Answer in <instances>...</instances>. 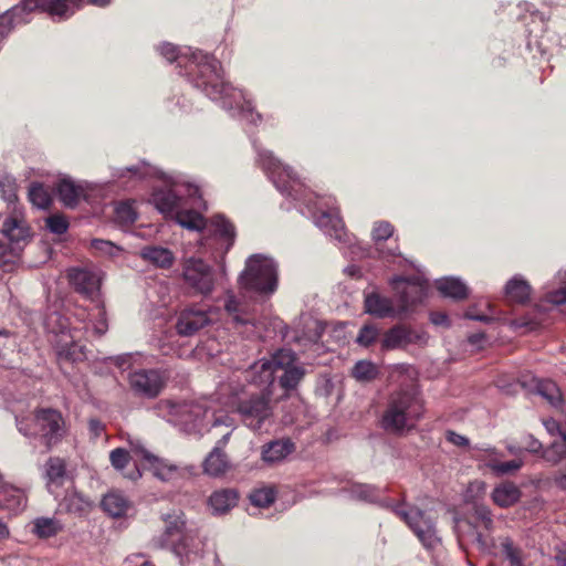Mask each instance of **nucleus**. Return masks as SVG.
<instances>
[{
    "label": "nucleus",
    "instance_id": "nucleus-31",
    "mask_svg": "<svg viewBox=\"0 0 566 566\" xmlns=\"http://www.w3.org/2000/svg\"><path fill=\"white\" fill-rule=\"evenodd\" d=\"M294 451V443L290 439L273 440L262 447V460L269 464L285 459Z\"/></svg>",
    "mask_w": 566,
    "mask_h": 566
},
{
    "label": "nucleus",
    "instance_id": "nucleus-59",
    "mask_svg": "<svg viewBox=\"0 0 566 566\" xmlns=\"http://www.w3.org/2000/svg\"><path fill=\"white\" fill-rule=\"evenodd\" d=\"M447 440L457 447L469 446V439L462 434L454 432V431L447 432Z\"/></svg>",
    "mask_w": 566,
    "mask_h": 566
},
{
    "label": "nucleus",
    "instance_id": "nucleus-13",
    "mask_svg": "<svg viewBox=\"0 0 566 566\" xmlns=\"http://www.w3.org/2000/svg\"><path fill=\"white\" fill-rule=\"evenodd\" d=\"M388 283L394 291L395 300L399 303L400 313L403 316L412 312L427 296L428 281L421 275H395L389 279Z\"/></svg>",
    "mask_w": 566,
    "mask_h": 566
},
{
    "label": "nucleus",
    "instance_id": "nucleus-53",
    "mask_svg": "<svg viewBox=\"0 0 566 566\" xmlns=\"http://www.w3.org/2000/svg\"><path fill=\"white\" fill-rule=\"evenodd\" d=\"M115 218L119 223L129 224L136 221L137 213L132 203L124 201L116 206Z\"/></svg>",
    "mask_w": 566,
    "mask_h": 566
},
{
    "label": "nucleus",
    "instance_id": "nucleus-42",
    "mask_svg": "<svg viewBox=\"0 0 566 566\" xmlns=\"http://www.w3.org/2000/svg\"><path fill=\"white\" fill-rule=\"evenodd\" d=\"M535 391L544 399H546L552 406H557L562 401V392L553 380H536Z\"/></svg>",
    "mask_w": 566,
    "mask_h": 566
},
{
    "label": "nucleus",
    "instance_id": "nucleus-35",
    "mask_svg": "<svg viewBox=\"0 0 566 566\" xmlns=\"http://www.w3.org/2000/svg\"><path fill=\"white\" fill-rule=\"evenodd\" d=\"M101 505L103 510L112 517L125 516L130 509V503L126 496L118 491H111L104 495Z\"/></svg>",
    "mask_w": 566,
    "mask_h": 566
},
{
    "label": "nucleus",
    "instance_id": "nucleus-8",
    "mask_svg": "<svg viewBox=\"0 0 566 566\" xmlns=\"http://www.w3.org/2000/svg\"><path fill=\"white\" fill-rule=\"evenodd\" d=\"M1 233L9 240L7 245L0 240V269L11 272L20 258L22 247L31 237L30 227L20 209L15 207L3 216Z\"/></svg>",
    "mask_w": 566,
    "mask_h": 566
},
{
    "label": "nucleus",
    "instance_id": "nucleus-37",
    "mask_svg": "<svg viewBox=\"0 0 566 566\" xmlns=\"http://www.w3.org/2000/svg\"><path fill=\"white\" fill-rule=\"evenodd\" d=\"M505 295L511 302L523 304L531 297L532 287L522 275H514L505 285Z\"/></svg>",
    "mask_w": 566,
    "mask_h": 566
},
{
    "label": "nucleus",
    "instance_id": "nucleus-40",
    "mask_svg": "<svg viewBox=\"0 0 566 566\" xmlns=\"http://www.w3.org/2000/svg\"><path fill=\"white\" fill-rule=\"evenodd\" d=\"M489 453V459L486 462V467L497 475H505L512 472L520 470L523 465V461L520 459H514L505 462H501L496 459V450L494 448H490L486 450Z\"/></svg>",
    "mask_w": 566,
    "mask_h": 566
},
{
    "label": "nucleus",
    "instance_id": "nucleus-7",
    "mask_svg": "<svg viewBox=\"0 0 566 566\" xmlns=\"http://www.w3.org/2000/svg\"><path fill=\"white\" fill-rule=\"evenodd\" d=\"M159 410L167 421L180 428L186 433H200L209 423L212 428L234 424V419L227 413L216 415L198 403L160 402Z\"/></svg>",
    "mask_w": 566,
    "mask_h": 566
},
{
    "label": "nucleus",
    "instance_id": "nucleus-21",
    "mask_svg": "<svg viewBox=\"0 0 566 566\" xmlns=\"http://www.w3.org/2000/svg\"><path fill=\"white\" fill-rule=\"evenodd\" d=\"M67 277L76 292L91 300L97 296L101 277L96 272L88 269L73 268L69 270Z\"/></svg>",
    "mask_w": 566,
    "mask_h": 566
},
{
    "label": "nucleus",
    "instance_id": "nucleus-58",
    "mask_svg": "<svg viewBox=\"0 0 566 566\" xmlns=\"http://www.w3.org/2000/svg\"><path fill=\"white\" fill-rule=\"evenodd\" d=\"M552 481L560 492L566 493V464L554 473Z\"/></svg>",
    "mask_w": 566,
    "mask_h": 566
},
{
    "label": "nucleus",
    "instance_id": "nucleus-56",
    "mask_svg": "<svg viewBox=\"0 0 566 566\" xmlns=\"http://www.w3.org/2000/svg\"><path fill=\"white\" fill-rule=\"evenodd\" d=\"M46 227L54 234H63L69 229V222L63 216L53 214L46 219Z\"/></svg>",
    "mask_w": 566,
    "mask_h": 566
},
{
    "label": "nucleus",
    "instance_id": "nucleus-47",
    "mask_svg": "<svg viewBox=\"0 0 566 566\" xmlns=\"http://www.w3.org/2000/svg\"><path fill=\"white\" fill-rule=\"evenodd\" d=\"M31 203L40 209H46L51 205V195L42 184L33 182L29 188Z\"/></svg>",
    "mask_w": 566,
    "mask_h": 566
},
{
    "label": "nucleus",
    "instance_id": "nucleus-57",
    "mask_svg": "<svg viewBox=\"0 0 566 566\" xmlns=\"http://www.w3.org/2000/svg\"><path fill=\"white\" fill-rule=\"evenodd\" d=\"M38 7H41L40 0H22L11 9L10 13L17 17L19 12H31Z\"/></svg>",
    "mask_w": 566,
    "mask_h": 566
},
{
    "label": "nucleus",
    "instance_id": "nucleus-64",
    "mask_svg": "<svg viewBox=\"0 0 566 566\" xmlns=\"http://www.w3.org/2000/svg\"><path fill=\"white\" fill-rule=\"evenodd\" d=\"M525 449L528 452L536 453L542 449V443L537 439H534L532 436H530Z\"/></svg>",
    "mask_w": 566,
    "mask_h": 566
},
{
    "label": "nucleus",
    "instance_id": "nucleus-25",
    "mask_svg": "<svg viewBox=\"0 0 566 566\" xmlns=\"http://www.w3.org/2000/svg\"><path fill=\"white\" fill-rule=\"evenodd\" d=\"M44 479L46 488L51 494H55L56 489L64 485L69 479L66 461L60 457H50L44 463Z\"/></svg>",
    "mask_w": 566,
    "mask_h": 566
},
{
    "label": "nucleus",
    "instance_id": "nucleus-45",
    "mask_svg": "<svg viewBox=\"0 0 566 566\" xmlns=\"http://www.w3.org/2000/svg\"><path fill=\"white\" fill-rule=\"evenodd\" d=\"M472 511L474 521L484 530L492 532L494 528V520L491 509L485 504L475 502L473 503Z\"/></svg>",
    "mask_w": 566,
    "mask_h": 566
},
{
    "label": "nucleus",
    "instance_id": "nucleus-27",
    "mask_svg": "<svg viewBox=\"0 0 566 566\" xmlns=\"http://www.w3.org/2000/svg\"><path fill=\"white\" fill-rule=\"evenodd\" d=\"M344 491L354 500L378 504L381 507H384V502H391L390 500L381 499V495L387 492V488H379L373 484L354 483L344 489ZM385 509L387 507L385 506Z\"/></svg>",
    "mask_w": 566,
    "mask_h": 566
},
{
    "label": "nucleus",
    "instance_id": "nucleus-30",
    "mask_svg": "<svg viewBox=\"0 0 566 566\" xmlns=\"http://www.w3.org/2000/svg\"><path fill=\"white\" fill-rule=\"evenodd\" d=\"M165 521V532L161 546H168L175 537H180L182 534L188 533L186 528L185 514L181 511H174L163 515Z\"/></svg>",
    "mask_w": 566,
    "mask_h": 566
},
{
    "label": "nucleus",
    "instance_id": "nucleus-60",
    "mask_svg": "<svg viewBox=\"0 0 566 566\" xmlns=\"http://www.w3.org/2000/svg\"><path fill=\"white\" fill-rule=\"evenodd\" d=\"M88 430H90L91 434L93 436V438H98L104 432L105 426L98 419L92 418L88 421Z\"/></svg>",
    "mask_w": 566,
    "mask_h": 566
},
{
    "label": "nucleus",
    "instance_id": "nucleus-41",
    "mask_svg": "<svg viewBox=\"0 0 566 566\" xmlns=\"http://www.w3.org/2000/svg\"><path fill=\"white\" fill-rule=\"evenodd\" d=\"M32 524V532L40 538L55 536L62 530V524L53 517H38Z\"/></svg>",
    "mask_w": 566,
    "mask_h": 566
},
{
    "label": "nucleus",
    "instance_id": "nucleus-26",
    "mask_svg": "<svg viewBox=\"0 0 566 566\" xmlns=\"http://www.w3.org/2000/svg\"><path fill=\"white\" fill-rule=\"evenodd\" d=\"M224 311L237 327L254 324V316L249 312L247 304L231 291L226 293Z\"/></svg>",
    "mask_w": 566,
    "mask_h": 566
},
{
    "label": "nucleus",
    "instance_id": "nucleus-1",
    "mask_svg": "<svg viewBox=\"0 0 566 566\" xmlns=\"http://www.w3.org/2000/svg\"><path fill=\"white\" fill-rule=\"evenodd\" d=\"M158 51L169 63L177 62L179 67H185L193 86L211 101L219 103L232 116L253 125L261 122V115L254 112L245 95L224 82L223 71L217 59L190 48L180 50L168 42L160 44Z\"/></svg>",
    "mask_w": 566,
    "mask_h": 566
},
{
    "label": "nucleus",
    "instance_id": "nucleus-39",
    "mask_svg": "<svg viewBox=\"0 0 566 566\" xmlns=\"http://www.w3.org/2000/svg\"><path fill=\"white\" fill-rule=\"evenodd\" d=\"M205 472L211 476H220L229 469V461L220 447H214L203 463Z\"/></svg>",
    "mask_w": 566,
    "mask_h": 566
},
{
    "label": "nucleus",
    "instance_id": "nucleus-10",
    "mask_svg": "<svg viewBox=\"0 0 566 566\" xmlns=\"http://www.w3.org/2000/svg\"><path fill=\"white\" fill-rule=\"evenodd\" d=\"M17 428L25 437L40 436L48 447L60 442L64 437L65 421L60 411L40 409L32 419L15 418Z\"/></svg>",
    "mask_w": 566,
    "mask_h": 566
},
{
    "label": "nucleus",
    "instance_id": "nucleus-49",
    "mask_svg": "<svg viewBox=\"0 0 566 566\" xmlns=\"http://www.w3.org/2000/svg\"><path fill=\"white\" fill-rule=\"evenodd\" d=\"M352 374L358 381H370L377 377L378 368L369 360H359L355 364Z\"/></svg>",
    "mask_w": 566,
    "mask_h": 566
},
{
    "label": "nucleus",
    "instance_id": "nucleus-24",
    "mask_svg": "<svg viewBox=\"0 0 566 566\" xmlns=\"http://www.w3.org/2000/svg\"><path fill=\"white\" fill-rule=\"evenodd\" d=\"M426 335L403 326H395L390 328L381 339L384 349H396L405 347L409 344L422 343Z\"/></svg>",
    "mask_w": 566,
    "mask_h": 566
},
{
    "label": "nucleus",
    "instance_id": "nucleus-50",
    "mask_svg": "<svg viewBox=\"0 0 566 566\" xmlns=\"http://www.w3.org/2000/svg\"><path fill=\"white\" fill-rule=\"evenodd\" d=\"M249 499L256 507H268L275 500V491L271 486L255 489L250 493Z\"/></svg>",
    "mask_w": 566,
    "mask_h": 566
},
{
    "label": "nucleus",
    "instance_id": "nucleus-61",
    "mask_svg": "<svg viewBox=\"0 0 566 566\" xmlns=\"http://www.w3.org/2000/svg\"><path fill=\"white\" fill-rule=\"evenodd\" d=\"M12 14H6V15H2L0 17V38H3L6 36L12 29V24H11V20H12Z\"/></svg>",
    "mask_w": 566,
    "mask_h": 566
},
{
    "label": "nucleus",
    "instance_id": "nucleus-19",
    "mask_svg": "<svg viewBox=\"0 0 566 566\" xmlns=\"http://www.w3.org/2000/svg\"><path fill=\"white\" fill-rule=\"evenodd\" d=\"M132 451L146 460L149 464L153 474L161 481H172L181 475V469L168 462L167 460L159 459L146 450L139 442L130 443Z\"/></svg>",
    "mask_w": 566,
    "mask_h": 566
},
{
    "label": "nucleus",
    "instance_id": "nucleus-43",
    "mask_svg": "<svg viewBox=\"0 0 566 566\" xmlns=\"http://www.w3.org/2000/svg\"><path fill=\"white\" fill-rule=\"evenodd\" d=\"M154 174V168L149 167L146 163H142L140 165L137 166L116 168L113 171V177L116 179L128 177L130 180H140Z\"/></svg>",
    "mask_w": 566,
    "mask_h": 566
},
{
    "label": "nucleus",
    "instance_id": "nucleus-63",
    "mask_svg": "<svg viewBox=\"0 0 566 566\" xmlns=\"http://www.w3.org/2000/svg\"><path fill=\"white\" fill-rule=\"evenodd\" d=\"M464 317L472 321L489 323L492 321L491 316L484 315V314H475L472 310H468L464 314Z\"/></svg>",
    "mask_w": 566,
    "mask_h": 566
},
{
    "label": "nucleus",
    "instance_id": "nucleus-23",
    "mask_svg": "<svg viewBox=\"0 0 566 566\" xmlns=\"http://www.w3.org/2000/svg\"><path fill=\"white\" fill-rule=\"evenodd\" d=\"M55 190L60 201L66 208L73 209L82 199L87 200V184L83 181L75 182L73 179L65 177L56 182Z\"/></svg>",
    "mask_w": 566,
    "mask_h": 566
},
{
    "label": "nucleus",
    "instance_id": "nucleus-5",
    "mask_svg": "<svg viewBox=\"0 0 566 566\" xmlns=\"http://www.w3.org/2000/svg\"><path fill=\"white\" fill-rule=\"evenodd\" d=\"M305 374V368L297 363L296 355L291 349H280L269 359L251 365L247 377L252 381L266 384L273 392L277 380V386L283 391L281 398H287L297 390Z\"/></svg>",
    "mask_w": 566,
    "mask_h": 566
},
{
    "label": "nucleus",
    "instance_id": "nucleus-44",
    "mask_svg": "<svg viewBox=\"0 0 566 566\" xmlns=\"http://www.w3.org/2000/svg\"><path fill=\"white\" fill-rule=\"evenodd\" d=\"M542 458L551 465H556L566 458V433H562V440L554 441L543 450Z\"/></svg>",
    "mask_w": 566,
    "mask_h": 566
},
{
    "label": "nucleus",
    "instance_id": "nucleus-16",
    "mask_svg": "<svg viewBox=\"0 0 566 566\" xmlns=\"http://www.w3.org/2000/svg\"><path fill=\"white\" fill-rule=\"evenodd\" d=\"M129 387L142 398L154 399L163 390L165 379L158 369H139L129 375Z\"/></svg>",
    "mask_w": 566,
    "mask_h": 566
},
{
    "label": "nucleus",
    "instance_id": "nucleus-52",
    "mask_svg": "<svg viewBox=\"0 0 566 566\" xmlns=\"http://www.w3.org/2000/svg\"><path fill=\"white\" fill-rule=\"evenodd\" d=\"M91 248L94 249L95 252L99 255L108 256L111 259L117 258L122 252L120 247L111 241L102 239H93L91 241Z\"/></svg>",
    "mask_w": 566,
    "mask_h": 566
},
{
    "label": "nucleus",
    "instance_id": "nucleus-2",
    "mask_svg": "<svg viewBox=\"0 0 566 566\" xmlns=\"http://www.w3.org/2000/svg\"><path fill=\"white\" fill-rule=\"evenodd\" d=\"M256 151V163L274 184L275 188L285 197L301 203L302 214L311 217L317 228L325 235L339 244L353 245L345 231L344 222L334 207L335 199L331 196L318 197L305 188L303 182L293 174L292 169L284 166L272 151L261 148L255 140L252 142Z\"/></svg>",
    "mask_w": 566,
    "mask_h": 566
},
{
    "label": "nucleus",
    "instance_id": "nucleus-34",
    "mask_svg": "<svg viewBox=\"0 0 566 566\" xmlns=\"http://www.w3.org/2000/svg\"><path fill=\"white\" fill-rule=\"evenodd\" d=\"M437 290L446 297L454 301H461L468 297V286L465 283L454 276H447L436 281Z\"/></svg>",
    "mask_w": 566,
    "mask_h": 566
},
{
    "label": "nucleus",
    "instance_id": "nucleus-15",
    "mask_svg": "<svg viewBox=\"0 0 566 566\" xmlns=\"http://www.w3.org/2000/svg\"><path fill=\"white\" fill-rule=\"evenodd\" d=\"M217 313V308L209 306L208 308L199 305H189L182 308L175 324L176 332L182 337L196 335L202 328L213 323L212 315Z\"/></svg>",
    "mask_w": 566,
    "mask_h": 566
},
{
    "label": "nucleus",
    "instance_id": "nucleus-12",
    "mask_svg": "<svg viewBox=\"0 0 566 566\" xmlns=\"http://www.w3.org/2000/svg\"><path fill=\"white\" fill-rule=\"evenodd\" d=\"M45 326L50 333L55 334L54 349L60 363H75L86 357L84 346L76 340L72 331L67 329L66 318L53 313L45 318Z\"/></svg>",
    "mask_w": 566,
    "mask_h": 566
},
{
    "label": "nucleus",
    "instance_id": "nucleus-54",
    "mask_svg": "<svg viewBox=\"0 0 566 566\" xmlns=\"http://www.w3.org/2000/svg\"><path fill=\"white\" fill-rule=\"evenodd\" d=\"M379 331L374 325H364L356 337V343L360 346L368 347L377 340Z\"/></svg>",
    "mask_w": 566,
    "mask_h": 566
},
{
    "label": "nucleus",
    "instance_id": "nucleus-36",
    "mask_svg": "<svg viewBox=\"0 0 566 566\" xmlns=\"http://www.w3.org/2000/svg\"><path fill=\"white\" fill-rule=\"evenodd\" d=\"M210 232L224 243V253L232 247L235 238V231L232 223L226 220L222 216H214L210 221Z\"/></svg>",
    "mask_w": 566,
    "mask_h": 566
},
{
    "label": "nucleus",
    "instance_id": "nucleus-33",
    "mask_svg": "<svg viewBox=\"0 0 566 566\" xmlns=\"http://www.w3.org/2000/svg\"><path fill=\"white\" fill-rule=\"evenodd\" d=\"M41 8L57 20L67 19L80 8L82 0H40Z\"/></svg>",
    "mask_w": 566,
    "mask_h": 566
},
{
    "label": "nucleus",
    "instance_id": "nucleus-17",
    "mask_svg": "<svg viewBox=\"0 0 566 566\" xmlns=\"http://www.w3.org/2000/svg\"><path fill=\"white\" fill-rule=\"evenodd\" d=\"M454 532L462 547L473 544L481 552L490 553L495 546L493 537L484 536L478 531V525L468 518H454Z\"/></svg>",
    "mask_w": 566,
    "mask_h": 566
},
{
    "label": "nucleus",
    "instance_id": "nucleus-14",
    "mask_svg": "<svg viewBox=\"0 0 566 566\" xmlns=\"http://www.w3.org/2000/svg\"><path fill=\"white\" fill-rule=\"evenodd\" d=\"M182 280L196 294L209 296L216 287V271L199 258H188L182 262Z\"/></svg>",
    "mask_w": 566,
    "mask_h": 566
},
{
    "label": "nucleus",
    "instance_id": "nucleus-3",
    "mask_svg": "<svg viewBox=\"0 0 566 566\" xmlns=\"http://www.w3.org/2000/svg\"><path fill=\"white\" fill-rule=\"evenodd\" d=\"M163 179L164 186L155 188L151 193L150 201L155 208L185 229H205L206 220L199 210L206 209V203L199 188L180 174H163Z\"/></svg>",
    "mask_w": 566,
    "mask_h": 566
},
{
    "label": "nucleus",
    "instance_id": "nucleus-55",
    "mask_svg": "<svg viewBox=\"0 0 566 566\" xmlns=\"http://www.w3.org/2000/svg\"><path fill=\"white\" fill-rule=\"evenodd\" d=\"M130 460L129 452L124 448H116L109 453L112 467L117 471H123Z\"/></svg>",
    "mask_w": 566,
    "mask_h": 566
},
{
    "label": "nucleus",
    "instance_id": "nucleus-32",
    "mask_svg": "<svg viewBox=\"0 0 566 566\" xmlns=\"http://www.w3.org/2000/svg\"><path fill=\"white\" fill-rule=\"evenodd\" d=\"M139 255L146 262L160 269H169L175 261V255L169 249L158 245H146L142 248Z\"/></svg>",
    "mask_w": 566,
    "mask_h": 566
},
{
    "label": "nucleus",
    "instance_id": "nucleus-6",
    "mask_svg": "<svg viewBox=\"0 0 566 566\" xmlns=\"http://www.w3.org/2000/svg\"><path fill=\"white\" fill-rule=\"evenodd\" d=\"M423 411V401L417 387L415 385L400 387L388 398L381 419L382 428L394 433L410 430L422 417Z\"/></svg>",
    "mask_w": 566,
    "mask_h": 566
},
{
    "label": "nucleus",
    "instance_id": "nucleus-51",
    "mask_svg": "<svg viewBox=\"0 0 566 566\" xmlns=\"http://www.w3.org/2000/svg\"><path fill=\"white\" fill-rule=\"evenodd\" d=\"M501 547L505 558L511 566H524L522 559V551L515 546L510 537L501 538Z\"/></svg>",
    "mask_w": 566,
    "mask_h": 566
},
{
    "label": "nucleus",
    "instance_id": "nucleus-48",
    "mask_svg": "<svg viewBox=\"0 0 566 566\" xmlns=\"http://www.w3.org/2000/svg\"><path fill=\"white\" fill-rule=\"evenodd\" d=\"M394 233V227L387 221H380L375 223L373 229V239L377 245V251L382 255H392L394 252H385L380 248V243L389 239Z\"/></svg>",
    "mask_w": 566,
    "mask_h": 566
},
{
    "label": "nucleus",
    "instance_id": "nucleus-18",
    "mask_svg": "<svg viewBox=\"0 0 566 566\" xmlns=\"http://www.w3.org/2000/svg\"><path fill=\"white\" fill-rule=\"evenodd\" d=\"M365 312L377 318H402L399 303L378 292H369L365 294L364 300Z\"/></svg>",
    "mask_w": 566,
    "mask_h": 566
},
{
    "label": "nucleus",
    "instance_id": "nucleus-29",
    "mask_svg": "<svg viewBox=\"0 0 566 566\" xmlns=\"http://www.w3.org/2000/svg\"><path fill=\"white\" fill-rule=\"evenodd\" d=\"M238 492L233 489H220L209 496L208 505L213 515L228 513L238 503Z\"/></svg>",
    "mask_w": 566,
    "mask_h": 566
},
{
    "label": "nucleus",
    "instance_id": "nucleus-62",
    "mask_svg": "<svg viewBox=\"0 0 566 566\" xmlns=\"http://www.w3.org/2000/svg\"><path fill=\"white\" fill-rule=\"evenodd\" d=\"M430 321L437 326H449V317L446 313L442 312H432L430 314Z\"/></svg>",
    "mask_w": 566,
    "mask_h": 566
},
{
    "label": "nucleus",
    "instance_id": "nucleus-20",
    "mask_svg": "<svg viewBox=\"0 0 566 566\" xmlns=\"http://www.w3.org/2000/svg\"><path fill=\"white\" fill-rule=\"evenodd\" d=\"M169 545L172 553L179 558L181 566H188L201 558L202 544L191 531L182 534Z\"/></svg>",
    "mask_w": 566,
    "mask_h": 566
},
{
    "label": "nucleus",
    "instance_id": "nucleus-28",
    "mask_svg": "<svg viewBox=\"0 0 566 566\" xmlns=\"http://www.w3.org/2000/svg\"><path fill=\"white\" fill-rule=\"evenodd\" d=\"M521 496V489L511 481L497 484L491 493L493 503L502 509L515 505L520 501Z\"/></svg>",
    "mask_w": 566,
    "mask_h": 566
},
{
    "label": "nucleus",
    "instance_id": "nucleus-9",
    "mask_svg": "<svg viewBox=\"0 0 566 566\" xmlns=\"http://www.w3.org/2000/svg\"><path fill=\"white\" fill-rule=\"evenodd\" d=\"M239 285L245 292L258 295H271L277 287V265L273 259L253 254L245 261V268L239 276Z\"/></svg>",
    "mask_w": 566,
    "mask_h": 566
},
{
    "label": "nucleus",
    "instance_id": "nucleus-11",
    "mask_svg": "<svg viewBox=\"0 0 566 566\" xmlns=\"http://www.w3.org/2000/svg\"><path fill=\"white\" fill-rule=\"evenodd\" d=\"M382 505L408 525L424 548L432 549L441 543L434 521L424 511L403 501L401 503L384 502Z\"/></svg>",
    "mask_w": 566,
    "mask_h": 566
},
{
    "label": "nucleus",
    "instance_id": "nucleus-22",
    "mask_svg": "<svg viewBox=\"0 0 566 566\" xmlns=\"http://www.w3.org/2000/svg\"><path fill=\"white\" fill-rule=\"evenodd\" d=\"M75 317L78 322L84 324L83 328L86 333L91 331L95 336L101 337L108 329L106 311L101 302L94 304L90 311L84 308L78 310L75 313Z\"/></svg>",
    "mask_w": 566,
    "mask_h": 566
},
{
    "label": "nucleus",
    "instance_id": "nucleus-38",
    "mask_svg": "<svg viewBox=\"0 0 566 566\" xmlns=\"http://www.w3.org/2000/svg\"><path fill=\"white\" fill-rule=\"evenodd\" d=\"M92 505L93 502L88 497L75 490L69 491L60 504L66 512L77 515L86 514Z\"/></svg>",
    "mask_w": 566,
    "mask_h": 566
},
{
    "label": "nucleus",
    "instance_id": "nucleus-4",
    "mask_svg": "<svg viewBox=\"0 0 566 566\" xmlns=\"http://www.w3.org/2000/svg\"><path fill=\"white\" fill-rule=\"evenodd\" d=\"M248 368L233 371L220 384L221 396H227L244 426L258 431L273 416V391L266 384L252 381L247 377Z\"/></svg>",
    "mask_w": 566,
    "mask_h": 566
},
{
    "label": "nucleus",
    "instance_id": "nucleus-46",
    "mask_svg": "<svg viewBox=\"0 0 566 566\" xmlns=\"http://www.w3.org/2000/svg\"><path fill=\"white\" fill-rule=\"evenodd\" d=\"M555 280L560 286L547 292L545 300L554 305L566 304V269L558 271Z\"/></svg>",
    "mask_w": 566,
    "mask_h": 566
}]
</instances>
